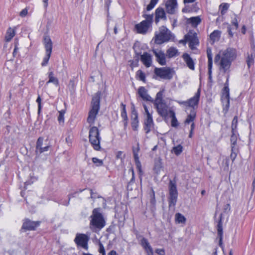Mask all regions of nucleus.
Wrapping results in <instances>:
<instances>
[{
  "instance_id": "f257e3e1",
  "label": "nucleus",
  "mask_w": 255,
  "mask_h": 255,
  "mask_svg": "<svg viewBox=\"0 0 255 255\" xmlns=\"http://www.w3.org/2000/svg\"><path fill=\"white\" fill-rule=\"evenodd\" d=\"M236 57V49L229 47L217 54L215 57L214 61L219 65V70L226 73L230 71L232 63Z\"/></svg>"
},
{
  "instance_id": "f03ea898",
  "label": "nucleus",
  "mask_w": 255,
  "mask_h": 255,
  "mask_svg": "<svg viewBox=\"0 0 255 255\" xmlns=\"http://www.w3.org/2000/svg\"><path fill=\"white\" fill-rule=\"evenodd\" d=\"M101 211V209L100 208L93 210L92 215L90 217L91 220L90 224L91 228L101 230L105 226L106 222Z\"/></svg>"
},
{
  "instance_id": "7ed1b4c3",
  "label": "nucleus",
  "mask_w": 255,
  "mask_h": 255,
  "mask_svg": "<svg viewBox=\"0 0 255 255\" xmlns=\"http://www.w3.org/2000/svg\"><path fill=\"white\" fill-rule=\"evenodd\" d=\"M100 94L97 93L92 99L91 109L89 112V115L87 121L90 124H93L97 115L100 109Z\"/></svg>"
},
{
  "instance_id": "20e7f679",
  "label": "nucleus",
  "mask_w": 255,
  "mask_h": 255,
  "mask_svg": "<svg viewBox=\"0 0 255 255\" xmlns=\"http://www.w3.org/2000/svg\"><path fill=\"white\" fill-rule=\"evenodd\" d=\"M174 38L172 32L165 26L161 27L158 33L155 34L154 42L157 44H161L173 40Z\"/></svg>"
},
{
  "instance_id": "39448f33",
  "label": "nucleus",
  "mask_w": 255,
  "mask_h": 255,
  "mask_svg": "<svg viewBox=\"0 0 255 255\" xmlns=\"http://www.w3.org/2000/svg\"><path fill=\"white\" fill-rule=\"evenodd\" d=\"M89 138V142L95 150L98 151L101 149L100 146L101 138L100 136V131L96 127H92L90 128Z\"/></svg>"
},
{
  "instance_id": "423d86ee",
  "label": "nucleus",
  "mask_w": 255,
  "mask_h": 255,
  "mask_svg": "<svg viewBox=\"0 0 255 255\" xmlns=\"http://www.w3.org/2000/svg\"><path fill=\"white\" fill-rule=\"evenodd\" d=\"M133 49L135 53L134 59L136 61V64L138 63L140 57V60L146 67H149L152 65V58L150 54L147 52H145L143 54H141V52L138 51L135 46H133Z\"/></svg>"
},
{
  "instance_id": "0eeeda50",
  "label": "nucleus",
  "mask_w": 255,
  "mask_h": 255,
  "mask_svg": "<svg viewBox=\"0 0 255 255\" xmlns=\"http://www.w3.org/2000/svg\"><path fill=\"white\" fill-rule=\"evenodd\" d=\"M169 206L174 207L177 200L178 192L175 181L170 180L169 184Z\"/></svg>"
},
{
  "instance_id": "6e6552de",
  "label": "nucleus",
  "mask_w": 255,
  "mask_h": 255,
  "mask_svg": "<svg viewBox=\"0 0 255 255\" xmlns=\"http://www.w3.org/2000/svg\"><path fill=\"white\" fill-rule=\"evenodd\" d=\"M155 74L161 79L170 80L173 77V70L169 67H165L155 68L154 71Z\"/></svg>"
},
{
  "instance_id": "1a4fd4ad",
  "label": "nucleus",
  "mask_w": 255,
  "mask_h": 255,
  "mask_svg": "<svg viewBox=\"0 0 255 255\" xmlns=\"http://www.w3.org/2000/svg\"><path fill=\"white\" fill-rule=\"evenodd\" d=\"M89 240V238L87 235L78 233L76 235L74 242L77 246L81 247L87 250L88 249V242Z\"/></svg>"
},
{
  "instance_id": "9d476101",
  "label": "nucleus",
  "mask_w": 255,
  "mask_h": 255,
  "mask_svg": "<svg viewBox=\"0 0 255 255\" xmlns=\"http://www.w3.org/2000/svg\"><path fill=\"white\" fill-rule=\"evenodd\" d=\"M44 138L42 137H39L36 142L35 154L37 156H40L42 153L48 151L50 147L49 145L43 144Z\"/></svg>"
},
{
  "instance_id": "9b49d317",
  "label": "nucleus",
  "mask_w": 255,
  "mask_h": 255,
  "mask_svg": "<svg viewBox=\"0 0 255 255\" xmlns=\"http://www.w3.org/2000/svg\"><path fill=\"white\" fill-rule=\"evenodd\" d=\"M154 105L159 115L164 118L167 117L168 107L164 102L155 104Z\"/></svg>"
},
{
  "instance_id": "f8f14e48",
  "label": "nucleus",
  "mask_w": 255,
  "mask_h": 255,
  "mask_svg": "<svg viewBox=\"0 0 255 255\" xmlns=\"http://www.w3.org/2000/svg\"><path fill=\"white\" fill-rule=\"evenodd\" d=\"M177 6V0H167L165 3L166 11L167 13L170 14L176 13Z\"/></svg>"
},
{
  "instance_id": "ddd939ff",
  "label": "nucleus",
  "mask_w": 255,
  "mask_h": 255,
  "mask_svg": "<svg viewBox=\"0 0 255 255\" xmlns=\"http://www.w3.org/2000/svg\"><path fill=\"white\" fill-rule=\"evenodd\" d=\"M152 51L156 57V61L159 64L162 66L166 64L165 54L163 51L158 49H153Z\"/></svg>"
},
{
  "instance_id": "4468645a",
  "label": "nucleus",
  "mask_w": 255,
  "mask_h": 255,
  "mask_svg": "<svg viewBox=\"0 0 255 255\" xmlns=\"http://www.w3.org/2000/svg\"><path fill=\"white\" fill-rule=\"evenodd\" d=\"M222 214L220 215V220L217 224V234L218 238L219 239V245L223 249V223H222Z\"/></svg>"
},
{
  "instance_id": "2eb2a0df",
  "label": "nucleus",
  "mask_w": 255,
  "mask_h": 255,
  "mask_svg": "<svg viewBox=\"0 0 255 255\" xmlns=\"http://www.w3.org/2000/svg\"><path fill=\"white\" fill-rule=\"evenodd\" d=\"M185 38L187 41L189 42V46L192 50L194 49L195 46L199 44V40L195 33L192 35H185Z\"/></svg>"
},
{
  "instance_id": "dca6fc26",
  "label": "nucleus",
  "mask_w": 255,
  "mask_h": 255,
  "mask_svg": "<svg viewBox=\"0 0 255 255\" xmlns=\"http://www.w3.org/2000/svg\"><path fill=\"white\" fill-rule=\"evenodd\" d=\"M200 89L199 88L194 96L187 101V105L192 108V109H194V107L198 105L200 96Z\"/></svg>"
},
{
  "instance_id": "f3484780",
  "label": "nucleus",
  "mask_w": 255,
  "mask_h": 255,
  "mask_svg": "<svg viewBox=\"0 0 255 255\" xmlns=\"http://www.w3.org/2000/svg\"><path fill=\"white\" fill-rule=\"evenodd\" d=\"M221 101L223 106V110L227 112L230 107V93L222 92Z\"/></svg>"
},
{
  "instance_id": "a211bd4d",
  "label": "nucleus",
  "mask_w": 255,
  "mask_h": 255,
  "mask_svg": "<svg viewBox=\"0 0 255 255\" xmlns=\"http://www.w3.org/2000/svg\"><path fill=\"white\" fill-rule=\"evenodd\" d=\"M155 22L156 23H157L159 21L160 19H163L164 20H166L165 10L162 7H158L155 10Z\"/></svg>"
},
{
  "instance_id": "6ab92c4d",
  "label": "nucleus",
  "mask_w": 255,
  "mask_h": 255,
  "mask_svg": "<svg viewBox=\"0 0 255 255\" xmlns=\"http://www.w3.org/2000/svg\"><path fill=\"white\" fill-rule=\"evenodd\" d=\"M43 44L45 49L46 54H51L52 50V42L49 36H44L43 37Z\"/></svg>"
},
{
  "instance_id": "aec40b11",
  "label": "nucleus",
  "mask_w": 255,
  "mask_h": 255,
  "mask_svg": "<svg viewBox=\"0 0 255 255\" xmlns=\"http://www.w3.org/2000/svg\"><path fill=\"white\" fill-rule=\"evenodd\" d=\"M207 55L208 59V74H209V79L211 80L212 78V49L210 47H208L207 48Z\"/></svg>"
},
{
  "instance_id": "412c9836",
  "label": "nucleus",
  "mask_w": 255,
  "mask_h": 255,
  "mask_svg": "<svg viewBox=\"0 0 255 255\" xmlns=\"http://www.w3.org/2000/svg\"><path fill=\"white\" fill-rule=\"evenodd\" d=\"M138 94L139 96L146 101L153 102V99L148 94L147 90L144 87H140L138 90Z\"/></svg>"
},
{
  "instance_id": "4be33fe9",
  "label": "nucleus",
  "mask_w": 255,
  "mask_h": 255,
  "mask_svg": "<svg viewBox=\"0 0 255 255\" xmlns=\"http://www.w3.org/2000/svg\"><path fill=\"white\" fill-rule=\"evenodd\" d=\"M39 222L26 221L22 225V228L27 230H34L39 225Z\"/></svg>"
},
{
  "instance_id": "5701e85b",
  "label": "nucleus",
  "mask_w": 255,
  "mask_h": 255,
  "mask_svg": "<svg viewBox=\"0 0 255 255\" xmlns=\"http://www.w3.org/2000/svg\"><path fill=\"white\" fill-rule=\"evenodd\" d=\"M182 58L186 63L187 67L191 70L195 69V62L193 59L188 53H184L182 55Z\"/></svg>"
},
{
  "instance_id": "b1692460",
  "label": "nucleus",
  "mask_w": 255,
  "mask_h": 255,
  "mask_svg": "<svg viewBox=\"0 0 255 255\" xmlns=\"http://www.w3.org/2000/svg\"><path fill=\"white\" fill-rule=\"evenodd\" d=\"M131 127L133 130H137L138 127V114L134 109L131 111Z\"/></svg>"
},
{
  "instance_id": "393cba45",
  "label": "nucleus",
  "mask_w": 255,
  "mask_h": 255,
  "mask_svg": "<svg viewBox=\"0 0 255 255\" xmlns=\"http://www.w3.org/2000/svg\"><path fill=\"white\" fill-rule=\"evenodd\" d=\"M150 25L147 23L145 21H142L140 23L135 25V28L137 31L139 33L144 34L145 33Z\"/></svg>"
},
{
  "instance_id": "a878e982",
  "label": "nucleus",
  "mask_w": 255,
  "mask_h": 255,
  "mask_svg": "<svg viewBox=\"0 0 255 255\" xmlns=\"http://www.w3.org/2000/svg\"><path fill=\"white\" fill-rule=\"evenodd\" d=\"M144 124V129L146 133H148L150 131L152 128L153 126V122L152 116L146 117Z\"/></svg>"
},
{
  "instance_id": "bb28decb",
  "label": "nucleus",
  "mask_w": 255,
  "mask_h": 255,
  "mask_svg": "<svg viewBox=\"0 0 255 255\" xmlns=\"http://www.w3.org/2000/svg\"><path fill=\"white\" fill-rule=\"evenodd\" d=\"M15 32L14 29L9 27L6 32L5 35V40L6 42H9L11 39L14 36Z\"/></svg>"
},
{
  "instance_id": "cd10ccee",
  "label": "nucleus",
  "mask_w": 255,
  "mask_h": 255,
  "mask_svg": "<svg viewBox=\"0 0 255 255\" xmlns=\"http://www.w3.org/2000/svg\"><path fill=\"white\" fill-rule=\"evenodd\" d=\"M188 23H190L193 27L197 26L201 22L200 17L198 16L191 17L187 20Z\"/></svg>"
},
{
  "instance_id": "c85d7f7f",
  "label": "nucleus",
  "mask_w": 255,
  "mask_h": 255,
  "mask_svg": "<svg viewBox=\"0 0 255 255\" xmlns=\"http://www.w3.org/2000/svg\"><path fill=\"white\" fill-rule=\"evenodd\" d=\"M166 54L168 58H170L178 55V50L174 47H171L166 51Z\"/></svg>"
},
{
  "instance_id": "c756f323",
  "label": "nucleus",
  "mask_w": 255,
  "mask_h": 255,
  "mask_svg": "<svg viewBox=\"0 0 255 255\" xmlns=\"http://www.w3.org/2000/svg\"><path fill=\"white\" fill-rule=\"evenodd\" d=\"M196 118V112L195 110L191 109L190 114L187 116L186 119L185 121V124H189L191 122L194 121Z\"/></svg>"
},
{
  "instance_id": "7c9ffc66",
  "label": "nucleus",
  "mask_w": 255,
  "mask_h": 255,
  "mask_svg": "<svg viewBox=\"0 0 255 255\" xmlns=\"http://www.w3.org/2000/svg\"><path fill=\"white\" fill-rule=\"evenodd\" d=\"M164 91V90H162L157 93L155 99L152 102L154 104L164 102L163 100Z\"/></svg>"
},
{
  "instance_id": "2f4dec72",
  "label": "nucleus",
  "mask_w": 255,
  "mask_h": 255,
  "mask_svg": "<svg viewBox=\"0 0 255 255\" xmlns=\"http://www.w3.org/2000/svg\"><path fill=\"white\" fill-rule=\"evenodd\" d=\"M175 217L176 222L179 224L185 223L186 222V219L185 217L179 213H176Z\"/></svg>"
},
{
  "instance_id": "473e14b6",
  "label": "nucleus",
  "mask_w": 255,
  "mask_h": 255,
  "mask_svg": "<svg viewBox=\"0 0 255 255\" xmlns=\"http://www.w3.org/2000/svg\"><path fill=\"white\" fill-rule=\"evenodd\" d=\"M229 7V4L228 3H222L219 6V10L222 15H224Z\"/></svg>"
},
{
  "instance_id": "72a5a7b5",
  "label": "nucleus",
  "mask_w": 255,
  "mask_h": 255,
  "mask_svg": "<svg viewBox=\"0 0 255 255\" xmlns=\"http://www.w3.org/2000/svg\"><path fill=\"white\" fill-rule=\"evenodd\" d=\"M169 113L170 114V117L172 118L171 120V126L173 127H176L178 125V123L177 120L175 116V113L172 111H169Z\"/></svg>"
},
{
  "instance_id": "f704fd0d",
  "label": "nucleus",
  "mask_w": 255,
  "mask_h": 255,
  "mask_svg": "<svg viewBox=\"0 0 255 255\" xmlns=\"http://www.w3.org/2000/svg\"><path fill=\"white\" fill-rule=\"evenodd\" d=\"M229 158L226 157L223 160L222 165L221 166V169H223L224 171H227L229 170Z\"/></svg>"
},
{
  "instance_id": "c9c22d12",
  "label": "nucleus",
  "mask_w": 255,
  "mask_h": 255,
  "mask_svg": "<svg viewBox=\"0 0 255 255\" xmlns=\"http://www.w3.org/2000/svg\"><path fill=\"white\" fill-rule=\"evenodd\" d=\"M220 36V32L219 30H214L211 33L210 37L213 41L217 40Z\"/></svg>"
},
{
  "instance_id": "e433bc0d",
  "label": "nucleus",
  "mask_w": 255,
  "mask_h": 255,
  "mask_svg": "<svg viewBox=\"0 0 255 255\" xmlns=\"http://www.w3.org/2000/svg\"><path fill=\"white\" fill-rule=\"evenodd\" d=\"M238 125V117L235 116L232 122L231 125L232 132H236Z\"/></svg>"
},
{
  "instance_id": "4c0bfd02",
  "label": "nucleus",
  "mask_w": 255,
  "mask_h": 255,
  "mask_svg": "<svg viewBox=\"0 0 255 255\" xmlns=\"http://www.w3.org/2000/svg\"><path fill=\"white\" fill-rule=\"evenodd\" d=\"M183 150V147L181 145L179 144L176 146H174L172 148V152H173L176 155H179Z\"/></svg>"
},
{
  "instance_id": "58836bf2",
  "label": "nucleus",
  "mask_w": 255,
  "mask_h": 255,
  "mask_svg": "<svg viewBox=\"0 0 255 255\" xmlns=\"http://www.w3.org/2000/svg\"><path fill=\"white\" fill-rule=\"evenodd\" d=\"M136 76L138 77V78L139 80L142 81L143 82H145V75L142 70H138L136 72Z\"/></svg>"
},
{
  "instance_id": "ea45409f",
  "label": "nucleus",
  "mask_w": 255,
  "mask_h": 255,
  "mask_svg": "<svg viewBox=\"0 0 255 255\" xmlns=\"http://www.w3.org/2000/svg\"><path fill=\"white\" fill-rule=\"evenodd\" d=\"M236 132H232V135L231 136V146H235L237 140V134Z\"/></svg>"
},
{
  "instance_id": "a19ab883",
  "label": "nucleus",
  "mask_w": 255,
  "mask_h": 255,
  "mask_svg": "<svg viewBox=\"0 0 255 255\" xmlns=\"http://www.w3.org/2000/svg\"><path fill=\"white\" fill-rule=\"evenodd\" d=\"M139 150V143H137V147H132V152H133V155L134 160H137L139 158L138 155Z\"/></svg>"
},
{
  "instance_id": "79ce46f5",
  "label": "nucleus",
  "mask_w": 255,
  "mask_h": 255,
  "mask_svg": "<svg viewBox=\"0 0 255 255\" xmlns=\"http://www.w3.org/2000/svg\"><path fill=\"white\" fill-rule=\"evenodd\" d=\"M143 16L145 18V20L143 21H145L147 24L150 25L152 23L153 18V14H143Z\"/></svg>"
},
{
  "instance_id": "37998d69",
  "label": "nucleus",
  "mask_w": 255,
  "mask_h": 255,
  "mask_svg": "<svg viewBox=\"0 0 255 255\" xmlns=\"http://www.w3.org/2000/svg\"><path fill=\"white\" fill-rule=\"evenodd\" d=\"M121 106L122 107V111L121 113V116L122 118L123 119V120H128L126 112V105L124 104L123 103H122Z\"/></svg>"
},
{
  "instance_id": "c03bdc74",
  "label": "nucleus",
  "mask_w": 255,
  "mask_h": 255,
  "mask_svg": "<svg viewBox=\"0 0 255 255\" xmlns=\"http://www.w3.org/2000/svg\"><path fill=\"white\" fill-rule=\"evenodd\" d=\"M236 151L237 150L236 149L234 146H231V153L230 155V157L233 162L235 160L237 157V153Z\"/></svg>"
},
{
  "instance_id": "a18cd8bd",
  "label": "nucleus",
  "mask_w": 255,
  "mask_h": 255,
  "mask_svg": "<svg viewBox=\"0 0 255 255\" xmlns=\"http://www.w3.org/2000/svg\"><path fill=\"white\" fill-rule=\"evenodd\" d=\"M92 160L96 166L99 167L103 165V161L102 160L99 159L96 157L92 158Z\"/></svg>"
},
{
  "instance_id": "49530a36",
  "label": "nucleus",
  "mask_w": 255,
  "mask_h": 255,
  "mask_svg": "<svg viewBox=\"0 0 255 255\" xmlns=\"http://www.w3.org/2000/svg\"><path fill=\"white\" fill-rule=\"evenodd\" d=\"M141 245L142 246V247L145 249H146L147 248H148L149 246H151L149 245V243H148L147 240L144 238H143L141 240Z\"/></svg>"
},
{
  "instance_id": "de8ad7c7",
  "label": "nucleus",
  "mask_w": 255,
  "mask_h": 255,
  "mask_svg": "<svg viewBox=\"0 0 255 255\" xmlns=\"http://www.w3.org/2000/svg\"><path fill=\"white\" fill-rule=\"evenodd\" d=\"M247 63L249 68H250V67L254 64V59L252 55L248 56L247 59Z\"/></svg>"
},
{
  "instance_id": "09e8293b",
  "label": "nucleus",
  "mask_w": 255,
  "mask_h": 255,
  "mask_svg": "<svg viewBox=\"0 0 255 255\" xmlns=\"http://www.w3.org/2000/svg\"><path fill=\"white\" fill-rule=\"evenodd\" d=\"M50 56H51L50 54H46V55L43 58V61L41 63L42 66H43V67L45 66L48 64V62L49 61Z\"/></svg>"
},
{
  "instance_id": "8fccbe9b",
  "label": "nucleus",
  "mask_w": 255,
  "mask_h": 255,
  "mask_svg": "<svg viewBox=\"0 0 255 255\" xmlns=\"http://www.w3.org/2000/svg\"><path fill=\"white\" fill-rule=\"evenodd\" d=\"M65 113V112L64 110H61L59 112V116L58 117V121L60 123H64V115Z\"/></svg>"
},
{
  "instance_id": "3c124183",
  "label": "nucleus",
  "mask_w": 255,
  "mask_h": 255,
  "mask_svg": "<svg viewBox=\"0 0 255 255\" xmlns=\"http://www.w3.org/2000/svg\"><path fill=\"white\" fill-rule=\"evenodd\" d=\"M229 76H228L227 80L224 84V87L223 89V92L229 93L230 89L229 88Z\"/></svg>"
},
{
  "instance_id": "603ef678",
  "label": "nucleus",
  "mask_w": 255,
  "mask_h": 255,
  "mask_svg": "<svg viewBox=\"0 0 255 255\" xmlns=\"http://www.w3.org/2000/svg\"><path fill=\"white\" fill-rule=\"evenodd\" d=\"M50 83H53L56 86H58L59 85V81L57 78L53 77L49 78L48 81L47 82L46 84H48Z\"/></svg>"
},
{
  "instance_id": "864d4df0",
  "label": "nucleus",
  "mask_w": 255,
  "mask_h": 255,
  "mask_svg": "<svg viewBox=\"0 0 255 255\" xmlns=\"http://www.w3.org/2000/svg\"><path fill=\"white\" fill-rule=\"evenodd\" d=\"M36 101L38 103V114L39 115L41 112L42 108L41 98H40V96L39 95H38Z\"/></svg>"
},
{
  "instance_id": "5fc2aeb1",
  "label": "nucleus",
  "mask_w": 255,
  "mask_h": 255,
  "mask_svg": "<svg viewBox=\"0 0 255 255\" xmlns=\"http://www.w3.org/2000/svg\"><path fill=\"white\" fill-rule=\"evenodd\" d=\"M99 249L98 250L100 254H101L102 255H106L105 250L103 245L100 242L99 244Z\"/></svg>"
},
{
  "instance_id": "6e6d98bb",
  "label": "nucleus",
  "mask_w": 255,
  "mask_h": 255,
  "mask_svg": "<svg viewBox=\"0 0 255 255\" xmlns=\"http://www.w3.org/2000/svg\"><path fill=\"white\" fill-rule=\"evenodd\" d=\"M197 5V4H195L194 5V8L193 9H190L189 8H188L187 7H185L182 9V11L183 12H189L191 11H196L197 10L196 9V6Z\"/></svg>"
},
{
  "instance_id": "4d7b16f0",
  "label": "nucleus",
  "mask_w": 255,
  "mask_h": 255,
  "mask_svg": "<svg viewBox=\"0 0 255 255\" xmlns=\"http://www.w3.org/2000/svg\"><path fill=\"white\" fill-rule=\"evenodd\" d=\"M27 13H28V9L26 8H25L23 9L20 11V12L19 13V15L21 17H23L25 16L27 14Z\"/></svg>"
},
{
  "instance_id": "13d9d810",
  "label": "nucleus",
  "mask_w": 255,
  "mask_h": 255,
  "mask_svg": "<svg viewBox=\"0 0 255 255\" xmlns=\"http://www.w3.org/2000/svg\"><path fill=\"white\" fill-rule=\"evenodd\" d=\"M147 255H153V251L152 247L151 246H149L148 248L145 249Z\"/></svg>"
},
{
  "instance_id": "bf43d9fd",
  "label": "nucleus",
  "mask_w": 255,
  "mask_h": 255,
  "mask_svg": "<svg viewBox=\"0 0 255 255\" xmlns=\"http://www.w3.org/2000/svg\"><path fill=\"white\" fill-rule=\"evenodd\" d=\"M155 253L159 255H165V253L163 249H157L155 250Z\"/></svg>"
},
{
  "instance_id": "052dcab7",
  "label": "nucleus",
  "mask_w": 255,
  "mask_h": 255,
  "mask_svg": "<svg viewBox=\"0 0 255 255\" xmlns=\"http://www.w3.org/2000/svg\"><path fill=\"white\" fill-rule=\"evenodd\" d=\"M135 164H136L137 169H138L139 172H141V166L140 162L139 160V158L137 160H135Z\"/></svg>"
},
{
  "instance_id": "680f3d73",
  "label": "nucleus",
  "mask_w": 255,
  "mask_h": 255,
  "mask_svg": "<svg viewBox=\"0 0 255 255\" xmlns=\"http://www.w3.org/2000/svg\"><path fill=\"white\" fill-rule=\"evenodd\" d=\"M232 23L235 26V29H237L238 28V22L236 17L234 18Z\"/></svg>"
},
{
  "instance_id": "e2e57ef3",
  "label": "nucleus",
  "mask_w": 255,
  "mask_h": 255,
  "mask_svg": "<svg viewBox=\"0 0 255 255\" xmlns=\"http://www.w3.org/2000/svg\"><path fill=\"white\" fill-rule=\"evenodd\" d=\"M116 158L123 159V152L122 151H119L117 153Z\"/></svg>"
},
{
  "instance_id": "0e129e2a",
  "label": "nucleus",
  "mask_w": 255,
  "mask_h": 255,
  "mask_svg": "<svg viewBox=\"0 0 255 255\" xmlns=\"http://www.w3.org/2000/svg\"><path fill=\"white\" fill-rule=\"evenodd\" d=\"M18 50V45H17V42H15V45H14V50L13 52V56H15Z\"/></svg>"
},
{
  "instance_id": "69168bd1",
  "label": "nucleus",
  "mask_w": 255,
  "mask_h": 255,
  "mask_svg": "<svg viewBox=\"0 0 255 255\" xmlns=\"http://www.w3.org/2000/svg\"><path fill=\"white\" fill-rule=\"evenodd\" d=\"M154 6L155 5L150 2L146 7V10L149 11L151 10Z\"/></svg>"
},
{
  "instance_id": "338daca9",
  "label": "nucleus",
  "mask_w": 255,
  "mask_h": 255,
  "mask_svg": "<svg viewBox=\"0 0 255 255\" xmlns=\"http://www.w3.org/2000/svg\"><path fill=\"white\" fill-rule=\"evenodd\" d=\"M143 108H144L145 112L146 114V116H147L146 117L151 116H152L151 114L149 112L147 107L145 105H143Z\"/></svg>"
},
{
  "instance_id": "774afa93",
  "label": "nucleus",
  "mask_w": 255,
  "mask_h": 255,
  "mask_svg": "<svg viewBox=\"0 0 255 255\" xmlns=\"http://www.w3.org/2000/svg\"><path fill=\"white\" fill-rule=\"evenodd\" d=\"M91 191V198L92 199H95L97 198L96 194L94 193L92 190H90Z\"/></svg>"
}]
</instances>
